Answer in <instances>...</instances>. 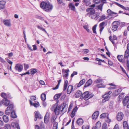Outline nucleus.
I'll return each instance as SVG.
<instances>
[{
    "label": "nucleus",
    "instance_id": "1",
    "mask_svg": "<svg viewBox=\"0 0 129 129\" xmlns=\"http://www.w3.org/2000/svg\"><path fill=\"white\" fill-rule=\"evenodd\" d=\"M89 15V17L93 19L96 20L99 18V14H96L95 13V10H91L90 13H88L86 14V15Z\"/></svg>",
    "mask_w": 129,
    "mask_h": 129
},
{
    "label": "nucleus",
    "instance_id": "2",
    "mask_svg": "<svg viewBox=\"0 0 129 129\" xmlns=\"http://www.w3.org/2000/svg\"><path fill=\"white\" fill-rule=\"evenodd\" d=\"M64 107L65 106L63 107L60 105H57L54 110V112L55 113L56 115H58L59 114L60 112H62L63 111Z\"/></svg>",
    "mask_w": 129,
    "mask_h": 129
},
{
    "label": "nucleus",
    "instance_id": "3",
    "mask_svg": "<svg viewBox=\"0 0 129 129\" xmlns=\"http://www.w3.org/2000/svg\"><path fill=\"white\" fill-rule=\"evenodd\" d=\"M53 8L52 5L49 2L46 6L44 10L47 12H50L52 10Z\"/></svg>",
    "mask_w": 129,
    "mask_h": 129
},
{
    "label": "nucleus",
    "instance_id": "4",
    "mask_svg": "<svg viewBox=\"0 0 129 129\" xmlns=\"http://www.w3.org/2000/svg\"><path fill=\"white\" fill-rule=\"evenodd\" d=\"M123 103L124 106L127 105V107L129 108V97H125L123 101Z\"/></svg>",
    "mask_w": 129,
    "mask_h": 129
},
{
    "label": "nucleus",
    "instance_id": "5",
    "mask_svg": "<svg viewBox=\"0 0 129 129\" xmlns=\"http://www.w3.org/2000/svg\"><path fill=\"white\" fill-rule=\"evenodd\" d=\"M124 117L123 113L121 112L118 113L116 116V119L118 121H121L122 120Z\"/></svg>",
    "mask_w": 129,
    "mask_h": 129
},
{
    "label": "nucleus",
    "instance_id": "6",
    "mask_svg": "<svg viewBox=\"0 0 129 129\" xmlns=\"http://www.w3.org/2000/svg\"><path fill=\"white\" fill-rule=\"evenodd\" d=\"M118 26L117 21L113 22L112 23V30L113 31H115L117 30Z\"/></svg>",
    "mask_w": 129,
    "mask_h": 129
},
{
    "label": "nucleus",
    "instance_id": "7",
    "mask_svg": "<svg viewBox=\"0 0 129 129\" xmlns=\"http://www.w3.org/2000/svg\"><path fill=\"white\" fill-rule=\"evenodd\" d=\"M89 92L88 91H86L84 92L83 94H82L81 96V99H83L84 98L85 100H87L89 98L88 96L89 95Z\"/></svg>",
    "mask_w": 129,
    "mask_h": 129
},
{
    "label": "nucleus",
    "instance_id": "8",
    "mask_svg": "<svg viewBox=\"0 0 129 129\" xmlns=\"http://www.w3.org/2000/svg\"><path fill=\"white\" fill-rule=\"evenodd\" d=\"M35 114L34 120L35 121H36L37 120L38 118L40 119L42 118V117L41 115L38 112L35 111Z\"/></svg>",
    "mask_w": 129,
    "mask_h": 129
},
{
    "label": "nucleus",
    "instance_id": "9",
    "mask_svg": "<svg viewBox=\"0 0 129 129\" xmlns=\"http://www.w3.org/2000/svg\"><path fill=\"white\" fill-rule=\"evenodd\" d=\"M15 68L16 70L20 72L22 71L23 68V66L20 64H17L15 66Z\"/></svg>",
    "mask_w": 129,
    "mask_h": 129
},
{
    "label": "nucleus",
    "instance_id": "10",
    "mask_svg": "<svg viewBox=\"0 0 129 129\" xmlns=\"http://www.w3.org/2000/svg\"><path fill=\"white\" fill-rule=\"evenodd\" d=\"M11 126L14 128L20 129L19 124L18 122H13L11 123Z\"/></svg>",
    "mask_w": 129,
    "mask_h": 129
},
{
    "label": "nucleus",
    "instance_id": "11",
    "mask_svg": "<svg viewBox=\"0 0 129 129\" xmlns=\"http://www.w3.org/2000/svg\"><path fill=\"white\" fill-rule=\"evenodd\" d=\"M107 12L110 16H111V17H114L118 16V14H117L116 15L114 16V14H117V13L113 12L110 9L108 10L107 11Z\"/></svg>",
    "mask_w": 129,
    "mask_h": 129
},
{
    "label": "nucleus",
    "instance_id": "12",
    "mask_svg": "<svg viewBox=\"0 0 129 129\" xmlns=\"http://www.w3.org/2000/svg\"><path fill=\"white\" fill-rule=\"evenodd\" d=\"M10 102L7 99H4L2 100V103L6 106H8Z\"/></svg>",
    "mask_w": 129,
    "mask_h": 129
},
{
    "label": "nucleus",
    "instance_id": "13",
    "mask_svg": "<svg viewBox=\"0 0 129 129\" xmlns=\"http://www.w3.org/2000/svg\"><path fill=\"white\" fill-rule=\"evenodd\" d=\"M49 2H44L42 1L41 2L40 4V7L42 9H43L44 10V9L45 8L47 4Z\"/></svg>",
    "mask_w": 129,
    "mask_h": 129
},
{
    "label": "nucleus",
    "instance_id": "14",
    "mask_svg": "<svg viewBox=\"0 0 129 129\" xmlns=\"http://www.w3.org/2000/svg\"><path fill=\"white\" fill-rule=\"evenodd\" d=\"M99 111H96L93 114L92 116V118L94 120L96 119L99 116Z\"/></svg>",
    "mask_w": 129,
    "mask_h": 129
},
{
    "label": "nucleus",
    "instance_id": "15",
    "mask_svg": "<svg viewBox=\"0 0 129 129\" xmlns=\"http://www.w3.org/2000/svg\"><path fill=\"white\" fill-rule=\"evenodd\" d=\"M6 2L3 0L0 1V10L4 9L5 7Z\"/></svg>",
    "mask_w": 129,
    "mask_h": 129
},
{
    "label": "nucleus",
    "instance_id": "16",
    "mask_svg": "<svg viewBox=\"0 0 129 129\" xmlns=\"http://www.w3.org/2000/svg\"><path fill=\"white\" fill-rule=\"evenodd\" d=\"M3 23L6 26L8 27H10L11 26L10 21V20H4L3 21Z\"/></svg>",
    "mask_w": 129,
    "mask_h": 129
},
{
    "label": "nucleus",
    "instance_id": "17",
    "mask_svg": "<svg viewBox=\"0 0 129 129\" xmlns=\"http://www.w3.org/2000/svg\"><path fill=\"white\" fill-rule=\"evenodd\" d=\"M73 87L72 85H69L68 86L67 90V93L68 94H70L73 90Z\"/></svg>",
    "mask_w": 129,
    "mask_h": 129
},
{
    "label": "nucleus",
    "instance_id": "18",
    "mask_svg": "<svg viewBox=\"0 0 129 129\" xmlns=\"http://www.w3.org/2000/svg\"><path fill=\"white\" fill-rule=\"evenodd\" d=\"M49 115L47 113H46L45 115L44 119V122L45 123H47L49 120Z\"/></svg>",
    "mask_w": 129,
    "mask_h": 129
},
{
    "label": "nucleus",
    "instance_id": "19",
    "mask_svg": "<svg viewBox=\"0 0 129 129\" xmlns=\"http://www.w3.org/2000/svg\"><path fill=\"white\" fill-rule=\"evenodd\" d=\"M1 96L4 98V99L7 98H11V96L10 94H8V95H7V94L6 93H2L1 94Z\"/></svg>",
    "mask_w": 129,
    "mask_h": 129
},
{
    "label": "nucleus",
    "instance_id": "20",
    "mask_svg": "<svg viewBox=\"0 0 129 129\" xmlns=\"http://www.w3.org/2000/svg\"><path fill=\"white\" fill-rule=\"evenodd\" d=\"M69 8L73 11H75V8L73 4L70 3L69 4Z\"/></svg>",
    "mask_w": 129,
    "mask_h": 129
},
{
    "label": "nucleus",
    "instance_id": "21",
    "mask_svg": "<svg viewBox=\"0 0 129 129\" xmlns=\"http://www.w3.org/2000/svg\"><path fill=\"white\" fill-rule=\"evenodd\" d=\"M92 83V80L90 79L88 80L84 86V87H86L91 85Z\"/></svg>",
    "mask_w": 129,
    "mask_h": 129
},
{
    "label": "nucleus",
    "instance_id": "22",
    "mask_svg": "<svg viewBox=\"0 0 129 129\" xmlns=\"http://www.w3.org/2000/svg\"><path fill=\"white\" fill-rule=\"evenodd\" d=\"M129 46V44H128L127 47V49L125 52L124 55V57L125 58H127L129 56V50H128V47Z\"/></svg>",
    "mask_w": 129,
    "mask_h": 129
},
{
    "label": "nucleus",
    "instance_id": "23",
    "mask_svg": "<svg viewBox=\"0 0 129 129\" xmlns=\"http://www.w3.org/2000/svg\"><path fill=\"white\" fill-rule=\"evenodd\" d=\"M115 3L117 5H118L119 7H120L121 8H122L123 9L128 11V7H125L124 6H123L122 5H121L120 4H119L118 3L116 2H115Z\"/></svg>",
    "mask_w": 129,
    "mask_h": 129
},
{
    "label": "nucleus",
    "instance_id": "24",
    "mask_svg": "<svg viewBox=\"0 0 129 129\" xmlns=\"http://www.w3.org/2000/svg\"><path fill=\"white\" fill-rule=\"evenodd\" d=\"M82 94L81 92L80 91L78 90L75 93V96L76 98H78L80 96L81 98V96Z\"/></svg>",
    "mask_w": 129,
    "mask_h": 129
},
{
    "label": "nucleus",
    "instance_id": "25",
    "mask_svg": "<svg viewBox=\"0 0 129 129\" xmlns=\"http://www.w3.org/2000/svg\"><path fill=\"white\" fill-rule=\"evenodd\" d=\"M30 104L31 105L35 107H37L39 105V103L38 102H37L36 103H33L31 100H29Z\"/></svg>",
    "mask_w": 129,
    "mask_h": 129
},
{
    "label": "nucleus",
    "instance_id": "26",
    "mask_svg": "<svg viewBox=\"0 0 129 129\" xmlns=\"http://www.w3.org/2000/svg\"><path fill=\"white\" fill-rule=\"evenodd\" d=\"M78 109V108L76 106L73 109L72 113H71V116L72 117H73L75 115L76 111Z\"/></svg>",
    "mask_w": 129,
    "mask_h": 129
},
{
    "label": "nucleus",
    "instance_id": "27",
    "mask_svg": "<svg viewBox=\"0 0 129 129\" xmlns=\"http://www.w3.org/2000/svg\"><path fill=\"white\" fill-rule=\"evenodd\" d=\"M101 125L100 122L99 121L96 123V126L95 127H93L92 129H99Z\"/></svg>",
    "mask_w": 129,
    "mask_h": 129
},
{
    "label": "nucleus",
    "instance_id": "28",
    "mask_svg": "<svg viewBox=\"0 0 129 129\" xmlns=\"http://www.w3.org/2000/svg\"><path fill=\"white\" fill-rule=\"evenodd\" d=\"M5 123L8 122L9 121L8 117L6 115H4L2 117Z\"/></svg>",
    "mask_w": 129,
    "mask_h": 129
},
{
    "label": "nucleus",
    "instance_id": "29",
    "mask_svg": "<svg viewBox=\"0 0 129 129\" xmlns=\"http://www.w3.org/2000/svg\"><path fill=\"white\" fill-rule=\"evenodd\" d=\"M121 89L115 90L113 92V95L115 96H117L121 91Z\"/></svg>",
    "mask_w": 129,
    "mask_h": 129
},
{
    "label": "nucleus",
    "instance_id": "30",
    "mask_svg": "<svg viewBox=\"0 0 129 129\" xmlns=\"http://www.w3.org/2000/svg\"><path fill=\"white\" fill-rule=\"evenodd\" d=\"M83 121L81 118H79L77 121V123L79 125H81L83 124Z\"/></svg>",
    "mask_w": 129,
    "mask_h": 129
},
{
    "label": "nucleus",
    "instance_id": "31",
    "mask_svg": "<svg viewBox=\"0 0 129 129\" xmlns=\"http://www.w3.org/2000/svg\"><path fill=\"white\" fill-rule=\"evenodd\" d=\"M85 82V80L84 79H83L82 80L80 81L79 83L77 86V87H79L84 83Z\"/></svg>",
    "mask_w": 129,
    "mask_h": 129
},
{
    "label": "nucleus",
    "instance_id": "32",
    "mask_svg": "<svg viewBox=\"0 0 129 129\" xmlns=\"http://www.w3.org/2000/svg\"><path fill=\"white\" fill-rule=\"evenodd\" d=\"M11 117L13 118H16L17 117V115L14 110H12L11 114Z\"/></svg>",
    "mask_w": 129,
    "mask_h": 129
},
{
    "label": "nucleus",
    "instance_id": "33",
    "mask_svg": "<svg viewBox=\"0 0 129 129\" xmlns=\"http://www.w3.org/2000/svg\"><path fill=\"white\" fill-rule=\"evenodd\" d=\"M123 125L124 129H129L128 124L126 121L123 122Z\"/></svg>",
    "mask_w": 129,
    "mask_h": 129
},
{
    "label": "nucleus",
    "instance_id": "34",
    "mask_svg": "<svg viewBox=\"0 0 129 129\" xmlns=\"http://www.w3.org/2000/svg\"><path fill=\"white\" fill-rule=\"evenodd\" d=\"M109 114L107 113H103L100 116V118H104L108 116Z\"/></svg>",
    "mask_w": 129,
    "mask_h": 129
},
{
    "label": "nucleus",
    "instance_id": "35",
    "mask_svg": "<svg viewBox=\"0 0 129 129\" xmlns=\"http://www.w3.org/2000/svg\"><path fill=\"white\" fill-rule=\"evenodd\" d=\"M62 93H60L58 94H56L54 96V98L55 100H57L62 95Z\"/></svg>",
    "mask_w": 129,
    "mask_h": 129
},
{
    "label": "nucleus",
    "instance_id": "36",
    "mask_svg": "<svg viewBox=\"0 0 129 129\" xmlns=\"http://www.w3.org/2000/svg\"><path fill=\"white\" fill-rule=\"evenodd\" d=\"M69 69H68L65 71V72L66 73L65 75L63 76L64 77L67 79L68 78V72H69Z\"/></svg>",
    "mask_w": 129,
    "mask_h": 129
},
{
    "label": "nucleus",
    "instance_id": "37",
    "mask_svg": "<svg viewBox=\"0 0 129 129\" xmlns=\"http://www.w3.org/2000/svg\"><path fill=\"white\" fill-rule=\"evenodd\" d=\"M61 79L59 80L58 81L57 85L55 87L53 88H52L53 89L55 90L58 89L59 87L60 83L61 82Z\"/></svg>",
    "mask_w": 129,
    "mask_h": 129
},
{
    "label": "nucleus",
    "instance_id": "38",
    "mask_svg": "<svg viewBox=\"0 0 129 129\" xmlns=\"http://www.w3.org/2000/svg\"><path fill=\"white\" fill-rule=\"evenodd\" d=\"M37 70L35 68H32L31 69L30 72L31 73V74L33 75L36 72H37Z\"/></svg>",
    "mask_w": 129,
    "mask_h": 129
},
{
    "label": "nucleus",
    "instance_id": "39",
    "mask_svg": "<svg viewBox=\"0 0 129 129\" xmlns=\"http://www.w3.org/2000/svg\"><path fill=\"white\" fill-rule=\"evenodd\" d=\"M118 26H120L121 28L123 27L125 25V23L124 22H119L117 21Z\"/></svg>",
    "mask_w": 129,
    "mask_h": 129
},
{
    "label": "nucleus",
    "instance_id": "40",
    "mask_svg": "<svg viewBox=\"0 0 129 129\" xmlns=\"http://www.w3.org/2000/svg\"><path fill=\"white\" fill-rule=\"evenodd\" d=\"M102 97L104 98V99L106 100V101L108 100L110 98L109 96L108 95H107L106 94H105L102 96Z\"/></svg>",
    "mask_w": 129,
    "mask_h": 129
},
{
    "label": "nucleus",
    "instance_id": "41",
    "mask_svg": "<svg viewBox=\"0 0 129 129\" xmlns=\"http://www.w3.org/2000/svg\"><path fill=\"white\" fill-rule=\"evenodd\" d=\"M57 1L59 4H61L63 6H64L66 4V3L64 1H63V0H57Z\"/></svg>",
    "mask_w": 129,
    "mask_h": 129
},
{
    "label": "nucleus",
    "instance_id": "42",
    "mask_svg": "<svg viewBox=\"0 0 129 129\" xmlns=\"http://www.w3.org/2000/svg\"><path fill=\"white\" fill-rule=\"evenodd\" d=\"M37 27L38 29H40L42 30V31L45 32L47 34H48V33H47V32L45 30L44 28H43L42 27H41L39 26L38 25L37 26Z\"/></svg>",
    "mask_w": 129,
    "mask_h": 129
},
{
    "label": "nucleus",
    "instance_id": "43",
    "mask_svg": "<svg viewBox=\"0 0 129 129\" xmlns=\"http://www.w3.org/2000/svg\"><path fill=\"white\" fill-rule=\"evenodd\" d=\"M103 3H101L100 5L96 7L98 9L100 10L101 11H102Z\"/></svg>",
    "mask_w": 129,
    "mask_h": 129
},
{
    "label": "nucleus",
    "instance_id": "44",
    "mask_svg": "<svg viewBox=\"0 0 129 129\" xmlns=\"http://www.w3.org/2000/svg\"><path fill=\"white\" fill-rule=\"evenodd\" d=\"M84 29L86 30L87 32L92 33V32L88 28V26L86 25H85L83 26Z\"/></svg>",
    "mask_w": 129,
    "mask_h": 129
},
{
    "label": "nucleus",
    "instance_id": "45",
    "mask_svg": "<svg viewBox=\"0 0 129 129\" xmlns=\"http://www.w3.org/2000/svg\"><path fill=\"white\" fill-rule=\"evenodd\" d=\"M41 99L42 100H45L46 99V95L44 93L42 94L41 95Z\"/></svg>",
    "mask_w": 129,
    "mask_h": 129
},
{
    "label": "nucleus",
    "instance_id": "46",
    "mask_svg": "<svg viewBox=\"0 0 129 129\" xmlns=\"http://www.w3.org/2000/svg\"><path fill=\"white\" fill-rule=\"evenodd\" d=\"M97 27V25H94L92 28V30L93 32L95 34H97V33L96 31V27Z\"/></svg>",
    "mask_w": 129,
    "mask_h": 129
},
{
    "label": "nucleus",
    "instance_id": "47",
    "mask_svg": "<svg viewBox=\"0 0 129 129\" xmlns=\"http://www.w3.org/2000/svg\"><path fill=\"white\" fill-rule=\"evenodd\" d=\"M106 17L104 15H102L101 16L100 18L99 19V21H103L106 19Z\"/></svg>",
    "mask_w": 129,
    "mask_h": 129
},
{
    "label": "nucleus",
    "instance_id": "48",
    "mask_svg": "<svg viewBox=\"0 0 129 129\" xmlns=\"http://www.w3.org/2000/svg\"><path fill=\"white\" fill-rule=\"evenodd\" d=\"M13 104H9V106L7 108V109H9L11 111L13 108Z\"/></svg>",
    "mask_w": 129,
    "mask_h": 129
},
{
    "label": "nucleus",
    "instance_id": "49",
    "mask_svg": "<svg viewBox=\"0 0 129 129\" xmlns=\"http://www.w3.org/2000/svg\"><path fill=\"white\" fill-rule=\"evenodd\" d=\"M107 24V22L106 21L103 22L100 24V27H104L103 26L105 25H106Z\"/></svg>",
    "mask_w": 129,
    "mask_h": 129
},
{
    "label": "nucleus",
    "instance_id": "50",
    "mask_svg": "<svg viewBox=\"0 0 129 129\" xmlns=\"http://www.w3.org/2000/svg\"><path fill=\"white\" fill-rule=\"evenodd\" d=\"M107 24V22L106 21L103 22L100 24V27H104L103 26L105 25H106Z\"/></svg>",
    "mask_w": 129,
    "mask_h": 129
},
{
    "label": "nucleus",
    "instance_id": "51",
    "mask_svg": "<svg viewBox=\"0 0 129 129\" xmlns=\"http://www.w3.org/2000/svg\"><path fill=\"white\" fill-rule=\"evenodd\" d=\"M58 128V123L56 122L54 124L53 129H57Z\"/></svg>",
    "mask_w": 129,
    "mask_h": 129
},
{
    "label": "nucleus",
    "instance_id": "52",
    "mask_svg": "<svg viewBox=\"0 0 129 129\" xmlns=\"http://www.w3.org/2000/svg\"><path fill=\"white\" fill-rule=\"evenodd\" d=\"M5 129H11V126L10 125L8 124H6L4 126Z\"/></svg>",
    "mask_w": 129,
    "mask_h": 129
},
{
    "label": "nucleus",
    "instance_id": "53",
    "mask_svg": "<svg viewBox=\"0 0 129 129\" xmlns=\"http://www.w3.org/2000/svg\"><path fill=\"white\" fill-rule=\"evenodd\" d=\"M11 112V110L9 109H7V108L6 109V110L5 113V114H6L7 115H9L10 114Z\"/></svg>",
    "mask_w": 129,
    "mask_h": 129
},
{
    "label": "nucleus",
    "instance_id": "54",
    "mask_svg": "<svg viewBox=\"0 0 129 129\" xmlns=\"http://www.w3.org/2000/svg\"><path fill=\"white\" fill-rule=\"evenodd\" d=\"M113 102L112 101L110 102V105L109 106V108L110 109L112 108L113 106Z\"/></svg>",
    "mask_w": 129,
    "mask_h": 129
},
{
    "label": "nucleus",
    "instance_id": "55",
    "mask_svg": "<svg viewBox=\"0 0 129 129\" xmlns=\"http://www.w3.org/2000/svg\"><path fill=\"white\" fill-rule=\"evenodd\" d=\"M96 87L98 88L104 87L105 86L102 84H98L97 85Z\"/></svg>",
    "mask_w": 129,
    "mask_h": 129
},
{
    "label": "nucleus",
    "instance_id": "56",
    "mask_svg": "<svg viewBox=\"0 0 129 129\" xmlns=\"http://www.w3.org/2000/svg\"><path fill=\"white\" fill-rule=\"evenodd\" d=\"M93 2L95 4H98L100 3V0H93Z\"/></svg>",
    "mask_w": 129,
    "mask_h": 129
},
{
    "label": "nucleus",
    "instance_id": "57",
    "mask_svg": "<svg viewBox=\"0 0 129 129\" xmlns=\"http://www.w3.org/2000/svg\"><path fill=\"white\" fill-rule=\"evenodd\" d=\"M105 121L107 123H110L111 122V120L109 119L108 116L106 118Z\"/></svg>",
    "mask_w": 129,
    "mask_h": 129
},
{
    "label": "nucleus",
    "instance_id": "58",
    "mask_svg": "<svg viewBox=\"0 0 129 129\" xmlns=\"http://www.w3.org/2000/svg\"><path fill=\"white\" fill-rule=\"evenodd\" d=\"M102 81V80L101 79H98L94 81V83H97L101 82Z\"/></svg>",
    "mask_w": 129,
    "mask_h": 129
},
{
    "label": "nucleus",
    "instance_id": "59",
    "mask_svg": "<svg viewBox=\"0 0 129 129\" xmlns=\"http://www.w3.org/2000/svg\"><path fill=\"white\" fill-rule=\"evenodd\" d=\"M102 129H107V125L106 123H104L103 125L102 126Z\"/></svg>",
    "mask_w": 129,
    "mask_h": 129
},
{
    "label": "nucleus",
    "instance_id": "60",
    "mask_svg": "<svg viewBox=\"0 0 129 129\" xmlns=\"http://www.w3.org/2000/svg\"><path fill=\"white\" fill-rule=\"evenodd\" d=\"M124 93H121L119 96V99H121L123 97H124Z\"/></svg>",
    "mask_w": 129,
    "mask_h": 129
},
{
    "label": "nucleus",
    "instance_id": "61",
    "mask_svg": "<svg viewBox=\"0 0 129 129\" xmlns=\"http://www.w3.org/2000/svg\"><path fill=\"white\" fill-rule=\"evenodd\" d=\"M94 10V9L92 8H89L87 9L86 10V11L87 12H88L89 11H90L88 13H90V12H91V10Z\"/></svg>",
    "mask_w": 129,
    "mask_h": 129
},
{
    "label": "nucleus",
    "instance_id": "62",
    "mask_svg": "<svg viewBox=\"0 0 129 129\" xmlns=\"http://www.w3.org/2000/svg\"><path fill=\"white\" fill-rule=\"evenodd\" d=\"M89 126L88 125H83L82 127V129H89Z\"/></svg>",
    "mask_w": 129,
    "mask_h": 129
},
{
    "label": "nucleus",
    "instance_id": "63",
    "mask_svg": "<svg viewBox=\"0 0 129 129\" xmlns=\"http://www.w3.org/2000/svg\"><path fill=\"white\" fill-rule=\"evenodd\" d=\"M77 72L76 71L73 72L72 73L71 75V77H72L75 75H77Z\"/></svg>",
    "mask_w": 129,
    "mask_h": 129
},
{
    "label": "nucleus",
    "instance_id": "64",
    "mask_svg": "<svg viewBox=\"0 0 129 129\" xmlns=\"http://www.w3.org/2000/svg\"><path fill=\"white\" fill-rule=\"evenodd\" d=\"M30 99L32 101H35L36 100V98L35 96H31Z\"/></svg>",
    "mask_w": 129,
    "mask_h": 129
}]
</instances>
